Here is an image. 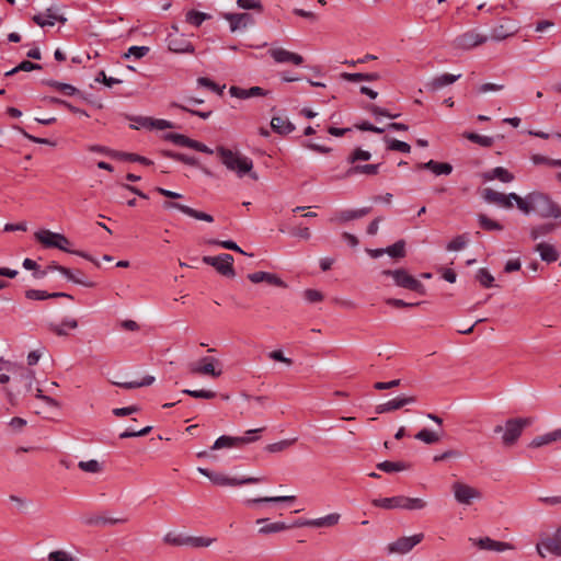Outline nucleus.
Returning <instances> with one entry per match:
<instances>
[{"mask_svg":"<svg viewBox=\"0 0 561 561\" xmlns=\"http://www.w3.org/2000/svg\"><path fill=\"white\" fill-rule=\"evenodd\" d=\"M186 22L198 27L202 25L204 21L209 19L210 16L207 13L191 10L186 13Z\"/></svg>","mask_w":561,"mask_h":561,"instance_id":"obj_53","label":"nucleus"},{"mask_svg":"<svg viewBox=\"0 0 561 561\" xmlns=\"http://www.w3.org/2000/svg\"><path fill=\"white\" fill-rule=\"evenodd\" d=\"M488 41V36L479 34L476 30H470L454 41V45L460 49H471L479 45L484 44Z\"/></svg>","mask_w":561,"mask_h":561,"instance_id":"obj_12","label":"nucleus"},{"mask_svg":"<svg viewBox=\"0 0 561 561\" xmlns=\"http://www.w3.org/2000/svg\"><path fill=\"white\" fill-rule=\"evenodd\" d=\"M118 160L129 161V162H138L144 165H152L153 164V161H151L150 159H148L144 156H140L138 153H133V152L119 151Z\"/></svg>","mask_w":561,"mask_h":561,"instance_id":"obj_48","label":"nucleus"},{"mask_svg":"<svg viewBox=\"0 0 561 561\" xmlns=\"http://www.w3.org/2000/svg\"><path fill=\"white\" fill-rule=\"evenodd\" d=\"M417 169H426L432 171L435 175H448L453 172V165L448 162H438L430 160L424 163H419Z\"/></svg>","mask_w":561,"mask_h":561,"instance_id":"obj_27","label":"nucleus"},{"mask_svg":"<svg viewBox=\"0 0 561 561\" xmlns=\"http://www.w3.org/2000/svg\"><path fill=\"white\" fill-rule=\"evenodd\" d=\"M535 251H537L540 255V259L547 263H553L559 259V252L557 249L549 243L540 242L535 247Z\"/></svg>","mask_w":561,"mask_h":561,"instance_id":"obj_31","label":"nucleus"},{"mask_svg":"<svg viewBox=\"0 0 561 561\" xmlns=\"http://www.w3.org/2000/svg\"><path fill=\"white\" fill-rule=\"evenodd\" d=\"M386 253L392 259H402L405 256V241L403 239L398 240L392 245L386 248Z\"/></svg>","mask_w":561,"mask_h":561,"instance_id":"obj_46","label":"nucleus"},{"mask_svg":"<svg viewBox=\"0 0 561 561\" xmlns=\"http://www.w3.org/2000/svg\"><path fill=\"white\" fill-rule=\"evenodd\" d=\"M463 137L466 139L470 140L471 142L478 144V145H480L481 147H484V148H490L494 144V139L492 137L482 136V135H479V134L473 133V131H466L463 134Z\"/></svg>","mask_w":561,"mask_h":561,"instance_id":"obj_43","label":"nucleus"},{"mask_svg":"<svg viewBox=\"0 0 561 561\" xmlns=\"http://www.w3.org/2000/svg\"><path fill=\"white\" fill-rule=\"evenodd\" d=\"M382 275L391 276L397 286L415 291L420 295H425V286L415 277L410 275L407 270H385Z\"/></svg>","mask_w":561,"mask_h":561,"instance_id":"obj_6","label":"nucleus"},{"mask_svg":"<svg viewBox=\"0 0 561 561\" xmlns=\"http://www.w3.org/2000/svg\"><path fill=\"white\" fill-rule=\"evenodd\" d=\"M373 504L385 510L405 508V510H422L426 505V501L420 497H408L404 495H397L392 497L374 499Z\"/></svg>","mask_w":561,"mask_h":561,"instance_id":"obj_3","label":"nucleus"},{"mask_svg":"<svg viewBox=\"0 0 561 561\" xmlns=\"http://www.w3.org/2000/svg\"><path fill=\"white\" fill-rule=\"evenodd\" d=\"M47 559L48 561H78L64 550L51 551Z\"/></svg>","mask_w":561,"mask_h":561,"instance_id":"obj_64","label":"nucleus"},{"mask_svg":"<svg viewBox=\"0 0 561 561\" xmlns=\"http://www.w3.org/2000/svg\"><path fill=\"white\" fill-rule=\"evenodd\" d=\"M59 273H61L68 280L72 282L75 284H79V285H82L88 288H92L95 286L94 282L88 280L87 278L77 277L75 271H72L69 267L61 265Z\"/></svg>","mask_w":561,"mask_h":561,"instance_id":"obj_38","label":"nucleus"},{"mask_svg":"<svg viewBox=\"0 0 561 561\" xmlns=\"http://www.w3.org/2000/svg\"><path fill=\"white\" fill-rule=\"evenodd\" d=\"M197 83L199 87L207 88L218 94H222L224 89H225V85L219 87L216 82H214L213 80H210L209 78H206V77H199L197 79Z\"/></svg>","mask_w":561,"mask_h":561,"instance_id":"obj_61","label":"nucleus"},{"mask_svg":"<svg viewBox=\"0 0 561 561\" xmlns=\"http://www.w3.org/2000/svg\"><path fill=\"white\" fill-rule=\"evenodd\" d=\"M248 278L254 284L265 282L272 286L282 287V288L287 287V284L282 278H279L276 274L268 273V272H262V271L254 272V273L249 274Z\"/></svg>","mask_w":561,"mask_h":561,"instance_id":"obj_22","label":"nucleus"},{"mask_svg":"<svg viewBox=\"0 0 561 561\" xmlns=\"http://www.w3.org/2000/svg\"><path fill=\"white\" fill-rule=\"evenodd\" d=\"M148 46H131L128 48L127 53L123 55V58H130L134 57L136 59H140L145 57L149 53Z\"/></svg>","mask_w":561,"mask_h":561,"instance_id":"obj_57","label":"nucleus"},{"mask_svg":"<svg viewBox=\"0 0 561 561\" xmlns=\"http://www.w3.org/2000/svg\"><path fill=\"white\" fill-rule=\"evenodd\" d=\"M35 239L45 248L48 249H59L64 252L79 255L90 262H92L96 267H100L99 261H96L94 257H92L89 253L79 251V250H71L68 248L70 245V240L61 233L53 232L47 229L39 230L35 232Z\"/></svg>","mask_w":561,"mask_h":561,"instance_id":"obj_2","label":"nucleus"},{"mask_svg":"<svg viewBox=\"0 0 561 561\" xmlns=\"http://www.w3.org/2000/svg\"><path fill=\"white\" fill-rule=\"evenodd\" d=\"M296 497L294 495H283V496H271V497H256L247 500L245 504L248 506L260 507L264 512H274L286 508L294 503Z\"/></svg>","mask_w":561,"mask_h":561,"instance_id":"obj_7","label":"nucleus"},{"mask_svg":"<svg viewBox=\"0 0 561 561\" xmlns=\"http://www.w3.org/2000/svg\"><path fill=\"white\" fill-rule=\"evenodd\" d=\"M42 83L58 90L64 95H67V96L79 95V96L83 98L81 91L79 89H77L76 87H73L72 84L59 82V81H56L53 79L43 80Z\"/></svg>","mask_w":561,"mask_h":561,"instance_id":"obj_29","label":"nucleus"},{"mask_svg":"<svg viewBox=\"0 0 561 561\" xmlns=\"http://www.w3.org/2000/svg\"><path fill=\"white\" fill-rule=\"evenodd\" d=\"M203 262L216 268L218 273L227 277L236 275L233 268V256L228 253H222L218 256H204Z\"/></svg>","mask_w":561,"mask_h":561,"instance_id":"obj_10","label":"nucleus"},{"mask_svg":"<svg viewBox=\"0 0 561 561\" xmlns=\"http://www.w3.org/2000/svg\"><path fill=\"white\" fill-rule=\"evenodd\" d=\"M371 158V153L362 148H355L346 158V162L351 164V167L359 165L358 161H368Z\"/></svg>","mask_w":561,"mask_h":561,"instance_id":"obj_41","label":"nucleus"},{"mask_svg":"<svg viewBox=\"0 0 561 561\" xmlns=\"http://www.w3.org/2000/svg\"><path fill=\"white\" fill-rule=\"evenodd\" d=\"M533 424L531 417H515L510 419L505 423V431L503 434V444L511 446L517 442L525 427Z\"/></svg>","mask_w":561,"mask_h":561,"instance_id":"obj_8","label":"nucleus"},{"mask_svg":"<svg viewBox=\"0 0 561 561\" xmlns=\"http://www.w3.org/2000/svg\"><path fill=\"white\" fill-rule=\"evenodd\" d=\"M268 54L277 64H294L299 66L304 62V57L301 55L286 50L282 47H273L268 50Z\"/></svg>","mask_w":561,"mask_h":561,"instance_id":"obj_15","label":"nucleus"},{"mask_svg":"<svg viewBox=\"0 0 561 561\" xmlns=\"http://www.w3.org/2000/svg\"><path fill=\"white\" fill-rule=\"evenodd\" d=\"M134 124L130 125L133 129H139L140 127L151 129L152 118L146 116H134L129 118Z\"/></svg>","mask_w":561,"mask_h":561,"instance_id":"obj_62","label":"nucleus"},{"mask_svg":"<svg viewBox=\"0 0 561 561\" xmlns=\"http://www.w3.org/2000/svg\"><path fill=\"white\" fill-rule=\"evenodd\" d=\"M229 93L231 96L245 100L253 96H265L268 94V91L264 90L261 87H251L249 89H243L237 85H232L229 89Z\"/></svg>","mask_w":561,"mask_h":561,"instance_id":"obj_24","label":"nucleus"},{"mask_svg":"<svg viewBox=\"0 0 561 561\" xmlns=\"http://www.w3.org/2000/svg\"><path fill=\"white\" fill-rule=\"evenodd\" d=\"M534 195L535 192H531L528 193L525 197H520L515 193V195L511 197L514 198L513 201L516 203L517 208L524 214L528 215L534 211Z\"/></svg>","mask_w":561,"mask_h":561,"instance_id":"obj_37","label":"nucleus"},{"mask_svg":"<svg viewBox=\"0 0 561 561\" xmlns=\"http://www.w3.org/2000/svg\"><path fill=\"white\" fill-rule=\"evenodd\" d=\"M534 211L541 218H552L561 221V206L552 201L548 194L542 192H535Z\"/></svg>","mask_w":561,"mask_h":561,"instance_id":"obj_5","label":"nucleus"},{"mask_svg":"<svg viewBox=\"0 0 561 561\" xmlns=\"http://www.w3.org/2000/svg\"><path fill=\"white\" fill-rule=\"evenodd\" d=\"M515 193L504 194L496 192L492 188H484L482 192L483 199L489 204H495L502 208L510 209L513 207V199L511 196H514Z\"/></svg>","mask_w":561,"mask_h":561,"instance_id":"obj_14","label":"nucleus"},{"mask_svg":"<svg viewBox=\"0 0 561 561\" xmlns=\"http://www.w3.org/2000/svg\"><path fill=\"white\" fill-rule=\"evenodd\" d=\"M154 381L153 376H146L141 380H134V381H127V382H115L116 386L124 388V389H135L140 387H146L152 385Z\"/></svg>","mask_w":561,"mask_h":561,"instance_id":"obj_49","label":"nucleus"},{"mask_svg":"<svg viewBox=\"0 0 561 561\" xmlns=\"http://www.w3.org/2000/svg\"><path fill=\"white\" fill-rule=\"evenodd\" d=\"M339 520H340V514L332 513L324 517L311 519V527H318V528L332 527V526L336 525L339 523Z\"/></svg>","mask_w":561,"mask_h":561,"instance_id":"obj_42","label":"nucleus"},{"mask_svg":"<svg viewBox=\"0 0 561 561\" xmlns=\"http://www.w3.org/2000/svg\"><path fill=\"white\" fill-rule=\"evenodd\" d=\"M424 538V535L415 534L411 537H401L396 541L391 542L387 547L388 553L405 554L410 552L416 545H419Z\"/></svg>","mask_w":561,"mask_h":561,"instance_id":"obj_11","label":"nucleus"},{"mask_svg":"<svg viewBox=\"0 0 561 561\" xmlns=\"http://www.w3.org/2000/svg\"><path fill=\"white\" fill-rule=\"evenodd\" d=\"M377 468L383 472L392 473V472H398V471L407 469L408 465L403 461L386 460V461L378 463Z\"/></svg>","mask_w":561,"mask_h":561,"instance_id":"obj_47","label":"nucleus"},{"mask_svg":"<svg viewBox=\"0 0 561 561\" xmlns=\"http://www.w3.org/2000/svg\"><path fill=\"white\" fill-rule=\"evenodd\" d=\"M458 504L463 506L471 505L474 501L481 499V493H454Z\"/></svg>","mask_w":561,"mask_h":561,"instance_id":"obj_56","label":"nucleus"},{"mask_svg":"<svg viewBox=\"0 0 561 561\" xmlns=\"http://www.w3.org/2000/svg\"><path fill=\"white\" fill-rule=\"evenodd\" d=\"M482 178L484 181L499 180L503 183H511L515 179L514 174L503 167H496L490 171L482 173Z\"/></svg>","mask_w":561,"mask_h":561,"instance_id":"obj_26","label":"nucleus"},{"mask_svg":"<svg viewBox=\"0 0 561 561\" xmlns=\"http://www.w3.org/2000/svg\"><path fill=\"white\" fill-rule=\"evenodd\" d=\"M469 540L472 542V545L477 546L481 550L502 552L505 550H512L514 548L508 542L496 541V540L491 539L490 537H483V538H479V539L470 538Z\"/></svg>","mask_w":561,"mask_h":561,"instance_id":"obj_19","label":"nucleus"},{"mask_svg":"<svg viewBox=\"0 0 561 561\" xmlns=\"http://www.w3.org/2000/svg\"><path fill=\"white\" fill-rule=\"evenodd\" d=\"M216 152L222 164L229 171L236 172L239 178H243L245 174H249L251 179L255 181L257 180V174L252 172L253 161L250 158L238 152H233L224 146H218L216 148Z\"/></svg>","mask_w":561,"mask_h":561,"instance_id":"obj_1","label":"nucleus"},{"mask_svg":"<svg viewBox=\"0 0 561 561\" xmlns=\"http://www.w3.org/2000/svg\"><path fill=\"white\" fill-rule=\"evenodd\" d=\"M267 522H268L267 518H259L256 520V524H264L259 529V534H262V535L275 534V533L286 530L290 527L289 525H286L283 522H275V523H267Z\"/></svg>","mask_w":561,"mask_h":561,"instance_id":"obj_33","label":"nucleus"},{"mask_svg":"<svg viewBox=\"0 0 561 561\" xmlns=\"http://www.w3.org/2000/svg\"><path fill=\"white\" fill-rule=\"evenodd\" d=\"M442 434H443V432L438 433V432L430 431L427 428H423L419 433H416L414 437L427 445H432V444L437 443L440 439Z\"/></svg>","mask_w":561,"mask_h":561,"instance_id":"obj_44","label":"nucleus"},{"mask_svg":"<svg viewBox=\"0 0 561 561\" xmlns=\"http://www.w3.org/2000/svg\"><path fill=\"white\" fill-rule=\"evenodd\" d=\"M78 467L82 471L91 472V473L99 472L102 469L101 463L98 460H94V459H91V460H88V461H80L78 463Z\"/></svg>","mask_w":561,"mask_h":561,"instance_id":"obj_63","label":"nucleus"},{"mask_svg":"<svg viewBox=\"0 0 561 561\" xmlns=\"http://www.w3.org/2000/svg\"><path fill=\"white\" fill-rule=\"evenodd\" d=\"M25 297L30 300H45L49 298H68L73 299V296L67 293H47L46 290H39V289H27L25 291Z\"/></svg>","mask_w":561,"mask_h":561,"instance_id":"obj_28","label":"nucleus"},{"mask_svg":"<svg viewBox=\"0 0 561 561\" xmlns=\"http://www.w3.org/2000/svg\"><path fill=\"white\" fill-rule=\"evenodd\" d=\"M380 167L381 163L350 167L345 172V176L351 178L357 174L376 175L379 173Z\"/></svg>","mask_w":561,"mask_h":561,"instance_id":"obj_32","label":"nucleus"},{"mask_svg":"<svg viewBox=\"0 0 561 561\" xmlns=\"http://www.w3.org/2000/svg\"><path fill=\"white\" fill-rule=\"evenodd\" d=\"M460 77H461V75L443 73L433 79V81L431 82V87L433 90H438V89H442L443 87L453 84Z\"/></svg>","mask_w":561,"mask_h":561,"instance_id":"obj_39","label":"nucleus"},{"mask_svg":"<svg viewBox=\"0 0 561 561\" xmlns=\"http://www.w3.org/2000/svg\"><path fill=\"white\" fill-rule=\"evenodd\" d=\"M561 226V221L554 220L550 222H543L537 226H534L529 230V237L533 241L538 240L541 237L548 236L557 230Z\"/></svg>","mask_w":561,"mask_h":561,"instance_id":"obj_25","label":"nucleus"},{"mask_svg":"<svg viewBox=\"0 0 561 561\" xmlns=\"http://www.w3.org/2000/svg\"><path fill=\"white\" fill-rule=\"evenodd\" d=\"M33 22L41 27L54 26L56 22L65 24L67 19L64 15L57 14L53 8L46 9L44 14H35L32 18Z\"/></svg>","mask_w":561,"mask_h":561,"instance_id":"obj_21","label":"nucleus"},{"mask_svg":"<svg viewBox=\"0 0 561 561\" xmlns=\"http://www.w3.org/2000/svg\"><path fill=\"white\" fill-rule=\"evenodd\" d=\"M198 471L203 476L207 477L211 481V483L216 486H240L243 484L259 483V482L265 480L264 477H262V478H254V477L230 478L221 472L210 471L205 468H198Z\"/></svg>","mask_w":561,"mask_h":561,"instance_id":"obj_4","label":"nucleus"},{"mask_svg":"<svg viewBox=\"0 0 561 561\" xmlns=\"http://www.w3.org/2000/svg\"><path fill=\"white\" fill-rule=\"evenodd\" d=\"M557 440H561V428L535 437L530 442L529 446L533 447V448H538V447L551 444V443L557 442Z\"/></svg>","mask_w":561,"mask_h":561,"instance_id":"obj_35","label":"nucleus"},{"mask_svg":"<svg viewBox=\"0 0 561 561\" xmlns=\"http://www.w3.org/2000/svg\"><path fill=\"white\" fill-rule=\"evenodd\" d=\"M170 107L172 108H179L181 111H184V112H187L192 115H196L203 119H207L208 117H210L213 111L211 110H208V111H197V110H193L186 105H183L181 103H178V102H171L170 103Z\"/></svg>","mask_w":561,"mask_h":561,"instance_id":"obj_52","label":"nucleus"},{"mask_svg":"<svg viewBox=\"0 0 561 561\" xmlns=\"http://www.w3.org/2000/svg\"><path fill=\"white\" fill-rule=\"evenodd\" d=\"M273 131L279 135H288L295 130V125L285 116H274L271 121Z\"/></svg>","mask_w":561,"mask_h":561,"instance_id":"obj_30","label":"nucleus"},{"mask_svg":"<svg viewBox=\"0 0 561 561\" xmlns=\"http://www.w3.org/2000/svg\"><path fill=\"white\" fill-rule=\"evenodd\" d=\"M215 365H219L218 359L215 357H203L198 364H191L190 371L193 375H207L211 377H219L221 369H216Z\"/></svg>","mask_w":561,"mask_h":561,"instance_id":"obj_13","label":"nucleus"},{"mask_svg":"<svg viewBox=\"0 0 561 561\" xmlns=\"http://www.w3.org/2000/svg\"><path fill=\"white\" fill-rule=\"evenodd\" d=\"M162 206L164 209H170V208L179 209L183 214H185L192 218H195L197 220H203V221H207V222L214 221V217L211 215L204 213V211L196 210L192 207H188V206L180 204V203H175L172 201H165Z\"/></svg>","mask_w":561,"mask_h":561,"instance_id":"obj_16","label":"nucleus"},{"mask_svg":"<svg viewBox=\"0 0 561 561\" xmlns=\"http://www.w3.org/2000/svg\"><path fill=\"white\" fill-rule=\"evenodd\" d=\"M8 503L10 504L12 510L20 513H25L28 510L30 505L32 504V502L27 500L25 496L16 493L9 494Z\"/></svg>","mask_w":561,"mask_h":561,"instance_id":"obj_36","label":"nucleus"},{"mask_svg":"<svg viewBox=\"0 0 561 561\" xmlns=\"http://www.w3.org/2000/svg\"><path fill=\"white\" fill-rule=\"evenodd\" d=\"M370 211H371V207H363V208H359V209H346V210L340 211L335 219L341 221V222H346V221H350V220H354V219H358V218L365 217Z\"/></svg>","mask_w":561,"mask_h":561,"instance_id":"obj_34","label":"nucleus"},{"mask_svg":"<svg viewBox=\"0 0 561 561\" xmlns=\"http://www.w3.org/2000/svg\"><path fill=\"white\" fill-rule=\"evenodd\" d=\"M206 244H209V245H218V247H221L224 249H227V250H231V251H234V252H239L241 254H247L234 241L232 240H226V241H220V240H217V239H208L205 241Z\"/></svg>","mask_w":561,"mask_h":561,"instance_id":"obj_50","label":"nucleus"},{"mask_svg":"<svg viewBox=\"0 0 561 561\" xmlns=\"http://www.w3.org/2000/svg\"><path fill=\"white\" fill-rule=\"evenodd\" d=\"M366 110L370 112L374 116H385L391 119H394L400 116V114H392L388 110L375 104H369L368 106H366Z\"/></svg>","mask_w":561,"mask_h":561,"instance_id":"obj_59","label":"nucleus"},{"mask_svg":"<svg viewBox=\"0 0 561 561\" xmlns=\"http://www.w3.org/2000/svg\"><path fill=\"white\" fill-rule=\"evenodd\" d=\"M168 48L178 54H193L195 51L193 44L184 35L169 34L167 37Z\"/></svg>","mask_w":561,"mask_h":561,"instance_id":"obj_17","label":"nucleus"},{"mask_svg":"<svg viewBox=\"0 0 561 561\" xmlns=\"http://www.w3.org/2000/svg\"><path fill=\"white\" fill-rule=\"evenodd\" d=\"M476 279L483 286L484 288L493 287L494 277L491 275V273L482 267L477 271Z\"/></svg>","mask_w":561,"mask_h":561,"instance_id":"obj_55","label":"nucleus"},{"mask_svg":"<svg viewBox=\"0 0 561 561\" xmlns=\"http://www.w3.org/2000/svg\"><path fill=\"white\" fill-rule=\"evenodd\" d=\"M254 438H239V437H232L222 435L218 437L214 445L211 446V449H221V448H232V447H240L245 444L253 443Z\"/></svg>","mask_w":561,"mask_h":561,"instance_id":"obj_23","label":"nucleus"},{"mask_svg":"<svg viewBox=\"0 0 561 561\" xmlns=\"http://www.w3.org/2000/svg\"><path fill=\"white\" fill-rule=\"evenodd\" d=\"M536 550L541 558H546V552L561 557V526L552 535L541 538Z\"/></svg>","mask_w":561,"mask_h":561,"instance_id":"obj_9","label":"nucleus"},{"mask_svg":"<svg viewBox=\"0 0 561 561\" xmlns=\"http://www.w3.org/2000/svg\"><path fill=\"white\" fill-rule=\"evenodd\" d=\"M415 401H416L415 397L399 396L388 402L380 403V404L376 405L375 412L377 414L389 413V412L399 410L407 404L414 403Z\"/></svg>","mask_w":561,"mask_h":561,"instance_id":"obj_18","label":"nucleus"},{"mask_svg":"<svg viewBox=\"0 0 561 561\" xmlns=\"http://www.w3.org/2000/svg\"><path fill=\"white\" fill-rule=\"evenodd\" d=\"M224 18L229 22L230 31L247 28L254 24V19L250 13H225Z\"/></svg>","mask_w":561,"mask_h":561,"instance_id":"obj_20","label":"nucleus"},{"mask_svg":"<svg viewBox=\"0 0 561 561\" xmlns=\"http://www.w3.org/2000/svg\"><path fill=\"white\" fill-rule=\"evenodd\" d=\"M214 540L213 538L188 536L187 546L194 548L209 547Z\"/></svg>","mask_w":561,"mask_h":561,"instance_id":"obj_60","label":"nucleus"},{"mask_svg":"<svg viewBox=\"0 0 561 561\" xmlns=\"http://www.w3.org/2000/svg\"><path fill=\"white\" fill-rule=\"evenodd\" d=\"M479 225L483 230H486V231H492V230L502 231L504 229L503 225L489 218L486 215H483V214L479 215Z\"/></svg>","mask_w":561,"mask_h":561,"instance_id":"obj_51","label":"nucleus"},{"mask_svg":"<svg viewBox=\"0 0 561 561\" xmlns=\"http://www.w3.org/2000/svg\"><path fill=\"white\" fill-rule=\"evenodd\" d=\"M164 139L173 142L176 146L187 147L190 138L182 134L168 133L164 135Z\"/></svg>","mask_w":561,"mask_h":561,"instance_id":"obj_58","label":"nucleus"},{"mask_svg":"<svg viewBox=\"0 0 561 561\" xmlns=\"http://www.w3.org/2000/svg\"><path fill=\"white\" fill-rule=\"evenodd\" d=\"M383 141L386 142L387 150L399 151L403 153H409L411 151V146L405 141L390 138L388 136L383 138Z\"/></svg>","mask_w":561,"mask_h":561,"instance_id":"obj_40","label":"nucleus"},{"mask_svg":"<svg viewBox=\"0 0 561 561\" xmlns=\"http://www.w3.org/2000/svg\"><path fill=\"white\" fill-rule=\"evenodd\" d=\"M176 161L183 162L191 167L199 168L205 175L213 176V172L209 169H207L206 167L202 165L199 163L198 159L195 157H191V156L179 152V156L176 157Z\"/></svg>","mask_w":561,"mask_h":561,"instance_id":"obj_45","label":"nucleus"},{"mask_svg":"<svg viewBox=\"0 0 561 561\" xmlns=\"http://www.w3.org/2000/svg\"><path fill=\"white\" fill-rule=\"evenodd\" d=\"M187 537L186 535H183V534H175V533H168L164 537H163V542L168 543V545H172V546H187Z\"/></svg>","mask_w":561,"mask_h":561,"instance_id":"obj_54","label":"nucleus"}]
</instances>
